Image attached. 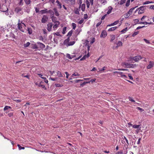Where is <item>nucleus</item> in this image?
Returning a JSON list of instances; mask_svg holds the SVG:
<instances>
[{
    "label": "nucleus",
    "mask_w": 154,
    "mask_h": 154,
    "mask_svg": "<svg viewBox=\"0 0 154 154\" xmlns=\"http://www.w3.org/2000/svg\"><path fill=\"white\" fill-rule=\"evenodd\" d=\"M142 59L140 56H137L134 57H130L127 61L123 63L122 66L126 68H134L136 66L135 64H131L133 62H137L139 60Z\"/></svg>",
    "instance_id": "nucleus-1"
},
{
    "label": "nucleus",
    "mask_w": 154,
    "mask_h": 154,
    "mask_svg": "<svg viewBox=\"0 0 154 154\" xmlns=\"http://www.w3.org/2000/svg\"><path fill=\"white\" fill-rule=\"evenodd\" d=\"M18 29L22 32H24L25 30L26 26L25 24L22 22L18 24Z\"/></svg>",
    "instance_id": "nucleus-2"
},
{
    "label": "nucleus",
    "mask_w": 154,
    "mask_h": 154,
    "mask_svg": "<svg viewBox=\"0 0 154 154\" xmlns=\"http://www.w3.org/2000/svg\"><path fill=\"white\" fill-rule=\"evenodd\" d=\"M54 24L53 26V28L54 30H55L58 27L60 24V23L59 21L56 22V23H54Z\"/></svg>",
    "instance_id": "nucleus-3"
},
{
    "label": "nucleus",
    "mask_w": 154,
    "mask_h": 154,
    "mask_svg": "<svg viewBox=\"0 0 154 154\" xmlns=\"http://www.w3.org/2000/svg\"><path fill=\"white\" fill-rule=\"evenodd\" d=\"M48 17L45 15L43 16L42 20V23H45L48 20Z\"/></svg>",
    "instance_id": "nucleus-4"
},
{
    "label": "nucleus",
    "mask_w": 154,
    "mask_h": 154,
    "mask_svg": "<svg viewBox=\"0 0 154 154\" xmlns=\"http://www.w3.org/2000/svg\"><path fill=\"white\" fill-rule=\"evenodd\" d=\"M8 8L5 5H2V8H1V10L0 11L3 12L5 11V10H8Z\"/></svg>",
    "instance_id": "nucleus-5"
},
{
    "label": "nucleus",
    "mask_w": 154,
    "mask_h": 154,
    "mask_svg": "<svg viewBox=\"0 0 154 154\" xmlns=\"http://www.w3.org/2000/svg\"><path fill=\"white\" fill-rule=\"evenodd\" d=\"M118 74L120 75V77L126 79L127 77L123 72H118Z\"/></svg>",
    "instance_id": "nucleus-6"
},
{
    "label": "nucleus",
    "mask_w": 154,
    "mask_h": 154,
    "mask_svg": "<svg viewBox=\"0 0 154 154\" xmlns=\"http://www.w3.org/2000/svg\"><path fill=\"white\" fill-rule=\"evenodd\" d=\"M107 33L105 31H103L101 34L100 37L101 38H105L107 35Z\"/></svg>",
    "instance_id": "nucleus-7"
},
{
    "label": "nucleus",
    "mask_w": 154,
    "mask_h": 154,
    "mask_svg": "<svg viewBox=\"0 0 154 154\" xmlns=\"http://www.w3.org/2000/svg\"><path fill=\"white\" fill-rule=\"evenodd\" d=\"M115 44L116 45V48H118L120 47H121L123 45L122 42L120 41H118V42Z\"/></svg>",
    "instance_id": "nucleus-8"
},
{
    "label": "nucleus",
    "mask_w": 154,
    "mask_h": 154,
    "mask_svg": "<svg viewBox=\"0 0 154 154\" xmlns=\"http://www.w3.org/2000/svg\"><path fill=\"white\" fill-rule=\"evenodd\" d=\"M37 44L38 46L39 47L41 48H44L45 47V45L43 43L40 42H38Z\"/></svg>",
    "instance_id": "nucleus-9"
},
{
    "label": "nucleus",
    "mask_w": 154,
    "mask_h": 154,
    "mask_svg": "<svg viewBox=\"0 0 154 154\" xmlns=\"http://www.w3.org/2000/svg\"><path fill=\"white\" fill-rule=\"evenodd\" d=\"M113 8L111 6H109L108 8V11L107 12V14H109L111 13L112 10Z\"/></svg>",
    "instance_id": "nucleus-10"
},
{
    "label": "nucleus",
    "mask_w": 154,
    "mask_h": 154,
    "mask_svg": "<svg viewBox=\"0 0 154 154\" xmlns=\"http://www.w3.org/2000/svg\"><path fill=\"white\" fill-rule=\"evenodd\" d=\"M48 26V30L49 31H50L51 30V29L52 27V24L51 23H48L47 25Z\"/></svg>",
    "instance_id": "nucleus-11"
},
{
    "label": "nucleus",
    "mask_w": 154,
    "mask_h": 154,
    "mask_svg": "<svg viewBox=\"0 0 154 154\" xmlns=\"http://www.w3.org/2000/svg\"><path fill=\"white\" fill-rule=\"evenodd\" d=\"M56 3L57 4V5L58 7V8L59 9H61L62 8V5L61 3L58 0H57L56 2Z\"/></svg>",
    "instance_id": "nucleus-12"
},
{
    "label": "nucleus",
    "mask_w": 154,
    "mask_h": 154,
    "mask_svg": "<svg viewBox=\"0 0 154 154\" xmlns=\"http://www.w3.org/2000/svg\"><path fill=\"white\" fill-rule=\"evenodd\" d=\"M85 5L84 4L80 5L79 7V8L81 9L82 11H84L85 10Z\"/></svg>",
    "instance_id": "nucleus-13"
},
{
    "label": "nucleus",
    "mask_w": 154,
    "mask_h": 154,
    "mask_svg": "<svg viewBox=\"0 0 154 154\" xmlns=\"http://www.w3.org/2000/svg\"><path fill=\"white\" fill-rule=\"evenodd\" d=\"M154 63L153 62L150 61L149 62V64L147 66V68L148 69H149L151 68L153 66Z\"/></svg>",
    "instance_id": "nucleus-14"
},
{
    "label": "nucleus",
    "mask_w": 154,
    "mask_h": 154,
    "mask_svg": "<svg viewBox=\"0 0 154 154\" xmlns=\"http://www.w3.org/2000/svg\"><path fill=\"white\" fill-rule=\"evenodd\" d=\"M132 12V10L131 9H130L128 12L126 14L125 18H128L131 15Z\"/></svg>",
    "instance_id": "nucleus-15"
},
{
    "label": "nucleus",
    "mask_w": 154,
    "mask_h": 154,
    "mask_svg": "<svg viewBox=\"0 0 154 154\" xmlns=\"http://www.w3.org/2000/svg\"><path fill=\"white\" fill-rule=\"evenodd\" d=\"M140 10L138 12L139 14H141L143 13L144 12V7H140Z\"/></svg>",
    "instance_id": "nucleus-16"
},
{
    "label": "nucleus",
    "mask_w": 154,
    "mask_h": 154,
    "mask_svg": "<svg viewBox=\"0 0 154 154\" xmlns=\"http://www.w3.org/2000/svg\"><path fill=\"white\" fill-rule=\"evenodd\" d=\"M98 1L100 2L101 4L103 5L107 3V1L106 0H98Z\"/></svg>",
    "instance_id": "nucleus-17"
},
{
    "label": "nucleus",
    "mask_w": 154,
    "mask_h": 154,
    "mask_svg": "<svg viewBox=\"0 0 154 154\" xmlns=\"http://www.w3.org/2000/svg\"><path fill=\"white\" fill-rule=\"evenodd\" d=\"M117 26H114L113 27H111L108 30V31H112L115 30H116L117 28Z\"/></svg>",
    "instance_id": "nucleus-18"
},
{
    "label": "nucleus",
    "mask_w": 154,
    "mask_h": 154,
    "mask_svg": "<svg viewBox=\"0 0 154 154\" xmlns=\"http://www.w3.org/2000/svg\"><path fill=\"white\" fill-rule=\"evenodd\" d=\"M89 56V54H87V55H85L82 57V58L80 59V60H82L85 59L86 58H88Z\"/></svg>",
    "instance_id": "nucleus-19"
},
{
    "label": "nucleus",
    "mask_w": 154,
    "mask_h": 154,
    "mask_svg": "<svg viewBox=\"0 0 154 154\" xmlns=\"http://www.w3.org/2000/svg\"><path fill=\"white\" fill-rule=\"evenodd\" d=\"M23 0H19L18 4L19 6H22L23 5Z\"/></svg>",
    "instance_id": "nucleus-20"
},
{
    "label": "nucleus",
    "mask_w": 154,
    "mask_h": 154,
    "mask_svg": "<svg viewBox=\"0 0 154 154\" xmlns=\"http://www.w3.org/2000/svg\"><path fill=\"white\" fill-rule=\"evenodd\" d=\"M40 12L42 14H44L45 13H48V12L47 9H45L44 10H42L40 11Z\"/></svg>",
    "instance_id": "nucleus-21"
},
{
    "label": "nucleus",
    "mask_w": 154,
    "mask_h": 154,
    "mask_svg": "<svg viewBox=\"0 0 154 154\" xmlns=\"http://www.w3.org/2000/svg\"><path fill=\"white\" fill-rule=\"evenodd\" d=\"M54 12L55 15L57 16H58L59 15V14L57 11V9L56 8H54Z\"/></svg>",
    "instance_id": "nucleus-22"
},
{
    "label": "nucleus",
    "mask_w": 154,
    "mask_h": 154,
    "mask_svg": "<svg viewBox=\"0 0 154 154\" xmlns=\"http://www.w3.org/2000/svg\"><path fill=\"white\" fill-rule=\"evenodd\" d=\"M80 75L77 72H75L73 74H72L71 75V77L72 78H73L74 76H79Z\"/></svg>",
    "instance_id": "nucleus-23"
},
{
    "label": "nucleus",
    "mask_w": 154,
    "mask_h": 154,
    "mask_svg": "<svg viewBox=\"0 0 154 154\" xmlns=\"http://www.w3.org/2000/svg\"><path fill=\"white\" fill-rule=\"evenodd\" d=\"M22 9L20 8H17L15 9V11L16 12L18 13L19 12L21 11Z\"/></svg>",
    "instance_id": "nucleus-24"
},
{
    "label": "nucleus",
    "mask_w": 154,
    "mask_h": 154,
    "mask_svg": "<svg viewBox=\"0 0 154 154\" xmlns=\"http://www.w3.org/2000/svg\"><path fill=\"white\" fill-rule=\"evenodd\" d=\"M152 23L151 22L148 23L146 22H141L139 23L140 24H142L144 25H147L148 24H151Z\"/></svg>",
    "instance_id": "nucleus-25"
},
{
    "label": "nucleus",
    "mask_w": 154,
    "mask_h": 154,
    "mask_svg": "<svg viewBox=\"0 0 154 154\" xmlns=\"http://www.w3.org/2000/svg\"><path fill=\"white\" fill-rule=\"evenodd\" d=\"M126 1V0H121L120 1H119L118 3L119 5H122Z\"/></svg>",
    "instance_id": "nucleus-26"
},
{
    "label": "nucleus",
    "mask_w": 154,
    "mask_h": 154,
    "mask_svg": "<svg viewBox=\"0 0 154 154\" xmlns=\"http://www.w3.org/2000/svg\"><path fill=\"white\" fill-rule=\"evenodd\" d=\"M37 75L39 76V77H40L42 79H43L44 80H46V78L45 77L43 76V75L40 73H38Z\"/></svg>",
    "instance_id": "nucleus-27"
},
{
    "label": "nucleus",
    "mask_w": 154,
    "mask_h": 154,
    "mask_svg": "<svg viewBox=\"0 0 154 154\" xmlns=\"http://www.w3.org/2000/svg\"><path fill=\"white\" fill-rule=\"evenodd\" d=\"M25 3L27 5H29L31 3L30 0H24Z\"/></svg>",
    "instance_id": "nucleus-28"
},
{
    "label": "nucleus",
    "mask_w": 154,
    "mask_h": 154,
    "mask_svg": "<svg viewBox=\"0 0 154 154\" xmlns=\"http://www.w3.org/2000/svg\"><path fill=\"white\" fill-rule=\"evenodd\" d=\"M140 125H134L132 126L133 128H138L140 127Z\"/></svg>",
    "instance_id": "nucleus-29"
},
{
    "label": "nucleus",
    "mask_w": 154,
    "mask_h": 154,
    "mask_svg": "<svg viewBox=\"0 0 154 154\" xmlns=\"http://www.w3.org/2000/svg\"><path fill=\"white\" fill-rule=\"evenodd\" d=\"M127 153V152H123L122 151H120L117 152L116 153V154H122V153H124V154H126Z\"/></svg>",
    "instance_id": "nucleus-30"
},
{
    "label": "nucleus",
    "mask_w": 154,
    "mask_h": 154,
    "mask_svg": "<svg viewBox=\"0 0 154 154\" xmlns=\"http://www.w3.org/2000/svg\"><path fill=\"white\" fill-rule=\"evenodd\" d=\"M51 19L53 22L54 23H56V22L58 21H57L56 18L54 16L52 17Z\"/></svg>",
    "instance_id": "nucleus-31"
},
{
    "label": "nucleus",
    "mask_w": 154,
    "mask_h": 154,
    "mask_svg": "<svg viewBox=\"0 0 154 154\" xmlns=\"http://www.w3.org/2000/svg\"><path fill=\"white\" fill-rule=\"evenodd\" d=\"M85 3L87 5V7L88 8H89L90 5V3L89 1L88 0H86Z\"/></svg>",
    "instance_id": "nucleus-32"
},
{
    "label": "nucleus",
    "mask_w": 154,
    "mask_h": 154,
    "mask_svg": "<svg viewBox=\"0 0 154 154\" xmlns=\"http://www.w3.org/2000/svg\"><path fill=\"white\" fill-rule=\"evenodd\" d=\"M57 75L59 77H62L63 76L61 72L59 71L57 72Z\"/></svg>",
    "instance_id": "nucleus-33"
},
{
    "label": "nucleus",
    "mask_w": 154,
    "mask_h": 154,
    "mask_svg": "<svg viewBox=\"0 0 154 154\" xmlns=\"http://www.w3.org/2000/svg\"><path fill=\"white\" fill-rule=\"evenodd\" d=\"M66 57L67 58H69L70 59H71L73 57H71V55H70L69 54H66Z\"/></svg>",
    "instance_id": "nucleus-34"
},
{
    "label": "nucleus",
    "mask_w": 154,
    "mask_h": 154,
    "mask_svg": "<svg viewBox=\"0 0 154 154\" xmlns=\"http://www.w3.org/2000/svg\"><path fill=\"white\" fill-rule=\"evenodd\" d=\"M17 146L18 147L19 150H20L21 149H25V148L24 147L21 146L19 144H17Z\"/></svg>",
    "instance_id": "nucleus-35"
},
{
    "label": "nucleus",
    "mask_w": 154,
    "mask_h": 154,
    "mask_svg": "<svg viewBox=\"0 0 154 154\" xmlns=\"http://www.w3.org/2000/svg\"><path fill=\"white\" fill-rule=\"evenodd\" d=\"M115 38V36L114 35H112L111 36V38L110 41H113Z\"/></svg>",
    "instance_id": "nucleus-36"
},
{
    "label": "nucleus",
    "mask_w": 154,
    "mask_h": 154,
    "mask_svg": "<svg viewBox=\"0 0 154 154\" xmlns=\"http://www.w3.org/2000/svg\"><path fill=\"white\" fill-rule=\"evenodd\" d=\"M11 108V106H6L5 107L4 110H6L8 109H10Z\"/></svg>",
    "instance_id": "nucleus-37"
},
{
    "label": "nucleus",
    "mask_w": 154,
    "mask_h": 154,
    "mask_svg": "<svg viewBox=\"0 0 154 154\" xmlns=\"http://www.w3.org/2000/svg\"><path fill=\"white\" fill-rule=\"evenodd\" d=\"M127 29H128L126 27L125 29H123L122 30L121 32L122 33H124L127 31Z\"/></svg>",
    "instance_id": "nucleus-38"
},
{
    "label": "nucleus",
    "mask_w": 154,
    "mask_h": 154,
    "mask_svg": "<svg viewBox=\"0 0 154 154\" xmlns=\"http://www.w3.org/2000/svg\"><path fill=\"white\" fill-rule=\"evenodd\" d=\"M72 29H75L76 27V24L74 23H72Z\"/></svg>",
    "instance_id": "nucleus-39"
},
{
    "label": "nucleus",
    "mask_w": 154,
    "mask_h": 154,
    "mask_svg": "<svg viewBox=\"0 0 154 154\" xmlns=\"http://www.w3.org/2000/svg\"><path fill=\"white\" fill-rule=\"evenodd\" d=\"M91 40L90 42L91 44H92L94 42L95 39L94 38H91Z\"/></svg>",
    "instance_id": "nucleus-40"
},
{
    "label": "nucleus",
    "mask_w": 154,
    "mask_h": 154,
    "mask_svg": "<svg viewBox=\"0 0 154 154\" xmlns=\"http://www.w3.org/2000/svg\"><path fill=\"white\" fill-rule=\"evenodd\" d=\"M28 31L29 33L30 34H31L32 33V30L30 28H28Z\"/></svg>",
    "instance_id": "nucleus-41"
},
{
    "label": "nucleus",
    "mask_w": 154,
    "mask_h": 154,
    "mask_svg": "<svg viewBox=\"0 0 154 154\" xmlns=\"http://www.w3.org/2000/svg\"><path fill=\"white\" fill-rule=\"evenodd\" d=\"M75 43V42L74 41L70 42L69 43L68 45L70 46L73 45Z\"/></svg>",
    "instance_id": "nucleus-42"
},
{
    "label": "nucleus",
    "mask_w": 154,
    "mask_h": 154,
    "mask_svg": "<svg viewBox=\"0 0 154 154\" xmlns=\"http://www.w3.org/2000/svg\"><path fill=\"white\" fill-rule=\"evenodd\" d=\"M130 0H128L127 1L126 4V6L127 7H128L129 5L130 4Z\"/></svg>",
    "instance_id": "nucleus-43"
},
{
    "label": "nucleus",
    "mask_w": 154,
    "mask_h": 154,
    "mask_svg": "<svg viewBox=\"0 0 154 154\" xmlns=\"http://www.w3.org/2000/svg\"><path fill=\"white\" fill-rule=\"evenodd\" d=\"M96 80V79L95 78H94L91 79L90 81H89L88 82H90H90L93 83L94 82H95Z\"/></svg>",
    "instance_id": "nucleus-44"
},
{
    "label": "nucleus",
    "mask_w": 154,
    "mask_h": 154,
    "mask_svg": "<svg viewBox=\"0 0 154 154\" xmlns=\"http://www.w3.org/2000/svg\"><path fill=\"white\" fill-rule=\"evenodd\" d=\"M128 99H129V100L131 101L135 102V101L131 97H128Z\"/></svg>",
    "instance_id": "nucleus-45"
},
{
    "label": "nucleus",
    "mask_w": 154,
    "mask_h": 154,
    "mask_svg": "<svg viewBox=\"0 0 154 154\" xmlns=\"http://www.w3.org/2000/svg\"><path fill=\"white\" fill-rule=\"evenodd\" d=\"M54 35H57L58 36H61V35L60 34L59 32H57L56 33H54Z\"/></svg>",
    "instance_id": "nucleus-46"
},
{
    "label": "nucleus",
    "mask_w": 154,
    "mask_h": 154,
    "mask_svg": "<svg viewBox=\"0 0 154 154\" xmlns=\"http://www.w3.org/2000/svg\"><path fill=\"white\" fill-rule=\"evenodd\" d=\"M66 27H64L63 28V32H62V33L63 34H64L65 33V32L66 30Z\"/></svg>",
    "instance_id": "nucleus-47"
},
{
    "label": "nucleus",
    "mask_w": 154,
    "mask_h": 154,
    "mask_svg": "<svg viewBox=\"0 0 154 154\" xmlns=\"http://www.w3.org/2000/svg\"><path fill=\"white\" fill-rule=\"evenodd\" d=\"M55 85L57 87H62L63 85L60 84H56Z\"/></svg>",
    "instance_id": "nucleus-48"
},
{
    "label": "nucleus",
    "mask_w": 154,
    "mask_h": 154,
    "mask_svg": "<svg viewBox=\"0 0 154 154\" xmlns=\"http://www.w3.org/2000/svg\"><path fill=\"white\" fill-rule=\"evenodd\" d=\"M30 44V43L29 42H27L26 44H24V46L25 47H27Z\"/></svg>",
    "instance_id": "nucleus-49"
},
{
    "label": "nucleus",
    "mask_w": 154,
    "mask_h": 154,
    "mask_svg": "<svg viewBox=\"0 0 154 154\" xmlns=\"http://www.w3.org/2000/svg\"><path fill=\"white\" fill-rule=\"evenodd\" d=\"M3 12H5V14L6 15H9V12H8V10H5V11H3Z\"/></svg>",
    "instance_id": "nucleus-50"
},
{
    "label": "nucleus",
    "mask_w": 154,
    "mask_h": 154,
    "mask_svg": "<svg viewBox=\"0 0 154 154\" xmlns=\"http://www.w3.org/2000/svg\"><path fill=\"white\" fill-rule=\"evenodd\" d=\"M119 22V20L116 21L114 23H112L113 24L114 26L116 25H117L118 23Z\"/></svg>",
    "instance_id": "nucleus-51"
},
{
    "label": "nucleus",
    "mask_w": 154,
    "mask_h": 154,
    "mask_svg": "<svg viewBox=\"0 0 154 154\" xmlns=\"http://www.w3.org/2000/svg\"><path fill=\"white\" fill-rule=\"evenodd\" d=\"M137 109L139 110H140L141 112H143L144 111V109L140 107H137Z\"/></svg>",
    "instance_id": "nucleus-52"
},
{
    "label": "nucleus",
    "mask_w": 154,
    "mask_h": 154,
    "mask_svg": "<svg viewBox=\"0 0 154 154\" xmlns=\"http://www.w3.org/2000/svg\"><path fill=\"white\" fill-rule=\"evenodd\" d=\"M90 82H84L82 84H81V86H83L86 83H89Z\"/></svg>",
    "instance_id": "nucleus-53"
},
{
    "label": "nucleus",
    "mask_w": 154,
    "mask_h": 154,
    "mask_svg": "<svg viewBox=\"0 0 154 154\" xmlns=\"http://www.w3.org/2000/svg\"><path fill=\"white\" fill-rule=\"evenodd\" d=\"M143 40L147 44L150 43L149 41V40H148L146 39H144Z\"/></svg>",
    "instance_id": "nucleus-54"
},
{
    "label": "nucleus",
    "mask_w": 154,
    "mask_h": 154,
    "mask_svg": "<svg viewBox=\"0 0 154 154\" xmlns=\"http://www.w3.org/2000/svg\"><path fill=\"white\" fill-rule=\"evenodd\" d=\"M153 3V2H149V1H147L145 2L144 4H148L149 3Z\"/></svg>",
    "instance_id": "nucleus-55"
},
{
    "label": "nucleus",
    "mask_w": 154,
    "mask_h": 154,
    "mask_svg": "<svg viewBox=\"0 0 154 154\" xmlns=\"http://www.w3.org/2000/svg\"><path fill=\"white\" fill-rule=\"evenodd\" d=\"M105 67H104L102 69L99 68V71H103L105 69Z\"/></svg>",
    "instance_id": "nucleus-56"
},
{
    "label": "nucleus",
    "mask_w": 154,
    "mask_h": 154,
    "mask_svg": "<svg viewBox=\"0 0 154 154\" xmlns=\"http://www.w3.org/2000/svg\"><path fill=\"white\" fill-rule=\"evenodd\" d=\"M38 86L39 87H41L42 88H45V89H46V88H45V86L43 85H42L40 83V84L39 85H38Z\"/></svg>",
    "instance_id": "nucleus-57"
},
{
    "label": "nucleus",
    "mask_w": 154,
    "mask_h": 154,
    "mask_svg": "<svg viewBox=\"0 0 154 154\" xmlns=\"http://www.w3.org/2000/svg\"><path fill=\"white\" fill-rule=\"evenodd\" d=\"M57 78H49V80H51L52 81H54L56 80H57Z\"/></svg>",
    "instance_id": "nucleus-58"
},
{
    "label": "nucleus",
    "mask_w": 154,
    "mask_h": 154,
    "mask_svg": "<svg viewBox=\"0 0 154 154\" xmlns=\"http://www.w3.org/2000/svg\"><path fill=\"white\" fill-rule=\"evenodd\" d=\"M149 8L150 9H153L154 10V5H151L149 7Z\"/></svg>",
    "instance_id": "nucleus-59"
},
{
    "label": "nucleus",
    "mask_w": 154,
    "mask_h": 154,
    "mask_svg": "<svg viewBox=\"0 0 154 154\" xmlns=\"http://www.w3.org/2000/svg\"><path fill=\"white\" fill-rule=\"evenodd\" d=\"M83 21H84L83 20V19L79 21L78 23H79L80 24H81L83 23Z\"/></svg>",
    "instance_id": "nucleus-60"
},
{
    "label": "nucleus",
    "mask_w": 154,
    "mask_h": 154,
    "mask_svg": "<svg viewBox=\"0 0 154 154\" xmlns=\"http://www.w3.org/2000/svg\"><path fill=\"white\" fill-rule=\"evenodd\" d=\"M128 76L129 77L130 79L132 80L133 79V78L132 76H131L130 74H128Z\"/></svg>",
    "instance_id": "nucleus-61"
},
{
    "label": "nucleus",
    "mask_w": 154,
    "mask_h": 154,
    "mask_svg": "<svg viewBox=\"0 0 154 154\" xmlns=\"http://www.w3.org/2000/svg\"><path fill=\"white\" fill-rule=\"evenodd\" d=\"M13 100L17 103H20L21 101V100Z\"/></svg>",
    "instance_id": "nucleus-62"
},
{
    "label": "nucleus",
    "mask_w": 154,
    "mask_h": 154,
    "mask_svg": "<svg viewBox=\"0 0 154 154\" xmlns=\"http://www.w3.org/2000/svg\"><path fill=\"white\" fill-rule=\"evenodd\" d=\"M107 15V14H106L105 15H103V16H102V17H101V19L102 20H104L105 19L106 17V16Z\"/></svg>",
    "instance_id": "nucleus-63"
},
{
    "label": "nucleus",
    "mask_w": 154,
    "mask_h": 154,
    "mask_svg": "<svg viewBox=\"0 0 154 154\" xmlns=\"http://www.w3.org/2000/svg\"><path fill=\"white\" fill-rule=\"evenodd\" d=\"M65 73L66 75V78L67 79L68 78L69 76V74L67 72H66Z\"/></svg>",
    "instance_id": "nucleus-64"
}]
</instances>
